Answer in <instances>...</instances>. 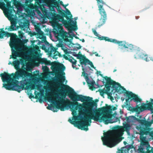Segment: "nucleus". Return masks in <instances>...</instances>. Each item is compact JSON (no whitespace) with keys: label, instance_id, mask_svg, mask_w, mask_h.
<instances>
[{"label":"nucleus","instance_id":"1","mask_svg":"<svg viewBox=\"0 0 153 153\" xmlns=\"http://www.w3.org/2000/svg\"><path fill=\"white\" fill-rule=\"evenodd\" d=\"M65 68V66L62 64L54 65L53 70L55 74L57 79L54 80L59 85H62L64 87H67L70 89H66L65 91L66 93L68 94L69 97L73 101L71 102L67 99L68 101L67 103V105L70 109L72 111V114L74 116L72 120H79L78 119L77 116H74L76 114V111L79 109L80 118L79 120H82L81 122H76L75 121H73L70 119L68 120V121L75 126L77 127L78 128L86 131L88 129V126L90 125V124L88 123V122L91 123V119L96 121H99L100 122L103 121L105 124H107L108 123V120H105L107 118V117L105 115H103L100 117L101 114L97 111H94V114L92 113V107L93 106H96V103L93 102L81 104L77 102L78 101L84 102V101H92L91 98L82 95L78 94L74 91L73 89L62 83L65 80V76L59 74V72L60 71V74L65 75V73L63 71Z\"/></svg>","mask_w":153,"mask_h":153},{"label":"nucleus","instance_id":"2","mask_svg":"<svg viewBox=\"0 0 153 153\" xmlns=\"http://www.w3.org/2000/svg\"><path fill=\"white\" fill-rule=\"evenodd\" d=\"M13 63L15 68L17 71L15 73L10 74L4 72L0 74L2 82L7 83H3V87L7 90L15 91L18 92L24 89H34V85H30L29 80L27 77H30L31 74L20 68V62L19 60L14 61Z\"/></svg>","mask_w":153,"mask_h":153},{"label":"nucleus","instance_id":"3","mask_svg":"<svg viewBox=\"0 0 153 153\" xmlns=\"http://www.w3.org/2000/svg\"><path fill=\"white\" fill-rule=\"evenodd\" d=\"M59 14L53 16L51 21L52 24L54 27L59 29L62 28L57 33V38L58 40H62L65 42L72 43V40L75 35L71 31L68 33L64 31L61 25L58 22H61L65 27L69 28L71 27L72 23L74 22L72 20L70 19L69 17L67 16L66 14L62 11H60Z\"/></svg>","mask_w":153,"mask_h":153},{"label":"nucleus","instance_id":"4","mask_svg":"<svg viewBox=\"0 0 153 153\" xmlns=\"http://www.w3.org/2000/svg\"><path fill=\"white\" fill-rule=\"evenodd\" d=\"M138 121L143 126L138 127L137 129L139 132H136V133L140 135L141 145L143 146L148 144V142L146 140V136H149L153 139V128H148L151 126L152 123L150 122L143 120L138 119Z\"/></svg>","mask_w":153,"mask_h":153},{"label":"nucleus","instance_id":"5","mask_svg":"<svg viewBox=\"0 0 153 153\" xmlns=\"http://www.w3.org/2000/svg\"><path fill=\"white\" fill-rule=\"evenodd\" d=\"M10 45L11 48H13L15 50H12V55L10 56L11 58L14 59H16L19 56V51L21 49L18 44H21L22 41L20 39L11 37L10 39Z\"/></svg>","mask_w":153,"mask_h":153},{"label":"nucleus","instance_id":"6","mask_svg":"<svg viewBox=\"0 0 153 153\" xmlns=\"http://www.w3.org/2000/svg\"><path fill=\"white\" fill-rule=\"evenodd\" d=\"M65 96V93H63L62 96L64 98L59 97L58 101L57 102L53 100L51 97L49 96L48 97V100L49 101H51L52 102H54L56 103V108H55L54 106H53L49 107H48L47 108L53 111V112L57 111V110H55V109H56V108L60 109L61 111H65V106L64 105V104H65L66 103L64 99Z\"/></svg>","mask_w":153,"mask_h":153},{"label":"nucleus","instance_id":"7","mask_svg":"<svg viewBox=\"0 0 153 153\" xmlns=\"http://www.w3.org/2000/svg\"><path fill=\"white\" fill-rule=\"evenodd\" d=\"M111 42L117 44L119 46V49L122 52L133 51L137 47L132 44L126 42L125 41H119L113 39Z\"/></svg>","mask_w":153,"mask_h":153},{"label":"nucleus","instance_id":"8","mask_svg":"<svg viewBox=\"0 0 153 153\" xmlns=\"http://www.w3.org/2000/svg\"><path fill=\"white\" fill-rule=\"evenodd\" d=\"M118 93H122L125 92L128 98L126 99V101L127 102L128 100H133L136 102H140L142 100L138 97L137 95L133 93L132 92L127 91L121 85L116 91Z\"/></svg>","mask_w":153,"mask_h":153},{"label":"nucleus","instance_id":"9","mask_svg":"<svg viewBox=\"0 0 153 153\" xmlns=\"http://www.w3.org/2000/svg\"><path fill=\"white\" fill-rule=\"evenodd\" d=\"M105 105L106 106H103L98 110H95L94 111H97L101 115V114L100 113V112H101L102 113L103 115H103H105L107 117V118L105 119V120H108V123L107 124H108L109 123H113L110 122V120L109 119V117L108 114L111 113L112 111L115 110L117 109V108L115 106L112 107L110 105L108 106L107 104H106ZM100 117H101L100 116Z\"/></svg>","mask_w":153,"mask_h":153},{"label":"nucleus","instance_id":"10","mask_svg":"<svg viewBox=\"0 0 153 153\" xmlns=\"http://www.w3.org/2000/svg\"><path fill=\"white\" fill-rule=\"evenodd\" d=\"M114 133L112 131H110L104 133V137L102 139L103 144L107 145L110 147H112L114 146L111 143L112 140L111 136H113Z\"/></svg>","mask_w":153,"mask_h":153},{"label":"nucleus","instance_id":"11","mask_svg":"<svg viewBox=\"0 0 153 153\" xmlns=\"http://www.w3.org/2000/svg\"><path fill=\"white\" fill-rule=\"evenodd\" d=\"M136 53L134 55V58L136 59H141L147 62L151 60H153L152 58L149 57L148 55L144 53L143 51L140 48L137 47L135 50Z\"/></svg>","mask_w":153,"mask_h":153},{"label":"nucleus","instance_id":"12","mask_svg":"<svg viewBox=\"0 0 153 153\" xmlns=\"http://www.w3.org/2000/svg\"><path fill=\"white\" fill-rule=\"evenodd\" d=\"M98 8L101 17L98 22V25L97 27L100 28L105 24L107 19V14L103 6L100 5Z\"/></svg>","mask_w":153,"mask_h":153},{"label":"nucleus","instance_id":"13","mask_svg":"<svg viewBox=\"0 0 153 153\" xmlns=\"http://www.w3.org/2000/svg\"><path fill=\"white\" fill-rule=\"evenodd\" d=\"M150 102L146 104H144L141 106H138L139 111H142L147 109L153 111V99L150 98Z\"/></svg>","mask_w":153,"mask_h":153},{"label":"nucleus","instance_id":"14","mask_svg":"<svg viewBox=\"0 0 153 153\" xmlns=\"http://www.w3.org/2000/svg\"><path fill=\"white\" fill-rule=\"evenodd\" d=\"M131 128L130 124L126 123L123 124V126H118L117 127V131L122 133L124 131H126L128 134H129V131Z\"/></svg>","mask_w":153,"mask_h":153},{"label":"nucleus","instance_id":"15","mask_svg":"<svg viewBox=\"0 0 153 153\" xmlns=\"http://www.w3.org/2000/svg\"><path fill=\"white\" fill-rule=\"evenodd\" d=\"M104 79L106 81V82L105 85V87L106 88L105 91L106 93L108 94H109L108 92L110 90L111 85V82H110L111 78L108 77L107 76H105Z\"/></svg>","mask_w":153,"mask_h":153},{"label":"nucleus","instance_id":"16","mask_svg":"<svg viewBox=\"0 0 153 153\" xmlns=\"http://www.w3.org/2000/svg\"><path fill=\"white\" fill-rule=\"evenodd\" d=\"M48 3L53 6V7L56 8L57 10L58 13H59V12L61 11V8L59 5V2L56 1V0H46Z\"/></svg>","mask_w":153,"mask_h":153},{"label":"nucleus","instance_id":"17","mask_svg":"<svg viewBox=\"0 0 153 153\" xmlns=\"http://www.w3.org/2000/svg\"><path fill=\"white\" fill-rule=\"evenodd\" d=\"M92 31L94 35L97 36L98 37V39L100 40H105L106 41H107L109 42H111L113 39L109 38L107 37L100 36L97 33L96 30H92Z\"/></svg>","mask_w":153,"mask_h":153},{"label":"nucleus","instance_id":"18","mask_svg":"<svg viewBox=\"0 0 153 153\" xmlns=\"http://www.w3.org/2000/svg\"><path fill=\"white\" fill-rule=\"evenodd\" d=\"M11 34L4 30V28H0V39H3L4 36L11 37Z\"/></svg>","mask_w":153,"mask_h":153},{"label":"nucleus","instance_id":"19","mask_svg":"<svg viewBox=\"0 0 153 153\" xmlns=\"http://www.w3.org/2000/svg\"><path fill=\"white\" fill-rule=\"evenodd\" d=\"M65 58L68 60L70 62L72 63V67L74 68H75L76 69H77L78 68H76V63L77 61L74 59V58L72 56H71L69 58L67 56L65 57Z\"/></svg>","mask_w":153,"mask_h":153},{"label":"nucleus","instance_id":"20","mask_svg":"<svg viewBox=\"0 0 153 153\" xmlns=\"http://www.w3.org/2000/svg\"><path fill=\"white\" fill-rule=\"evenodd\" d=\"M35 29L36 31L37 36H38L39 38L41 39L42 37L44 35V33L41 30L39 27L38 26L36 27Z\"/></svg>","mask_w":153,"mask_h":153},{"label":"nucleus","instance_id":"21","mask_svg":"<svg viewBox=\"0 0 153 153\" xmlns=\"http://www.w3.org/2000/svg\"><path fill=\"white\" fill-rule=\"evenodd\" d=\"M126 120L127 123H131L134 122L136 120H138V119H137L134 116H130L126 117Z\"/></svg>","mask_w":153,"mask_h":153},{"label":"nucleus","instance_id":"22","mask_svg":"<svg viewBox=\"0 0 153 153\" xmlns=\"http://www.w3.org/2000/svg\"><path fill=\"white\" fill-rule=\"evenodd\" d=\"M77 59H79V62L81 65H83L84 63V61L86 60L87 58L84 56H83L82 54L78 55L77 57Z\"/></svg>","mask_w":153,"mask_h":153},{"label":"nucleus","instance_id":"23","mask_svg":"<svg viewBox=\"0 0 153 153\" xmlns=\"http://www.w3.org/2000/svg\"><path fill=\"white\" fill-rule=\"evenodd\" d=\"M110 81L111 82V84L112 86V87L116 91V90L120 86V84L119 83L113 80L111 78Z\"/></svg>","mask_w":153,"mask_h":153},{"label":"nucleus","instance_id":"24","mask_svg":"<svg viewBox=\"0 0 153 153\" xmlns=\"http://www.w3.org/2000/svg\"><path fill=\"white\" fill-rule=\"evenodd\" d=\"M13 4L14 5L16 8L18 9L20 8L22 6V4L20 2L16 0H12Z\"/></svg>","mask_w":153,"mask_h":153},{"label":"nucleus","instance_id":"25","mask_svg":"<svg viewBox=\"0 0 153 153\" xmlns=\"http://www.w3.org/2000/svg\"><path fill=\"white\" fill-rule=\"evenodd\" d=\"M84 62L83 65H84L85 66H86L87 64H88L91 66V68L94 69L95 68H96L94 67L92 62L88 59H87L86 60L84 61Z\"/></svg>","mask_w":153,"mask_h":153},{"label":"nucleus","instance_id":"26","mask_svg":"<svg viewBox=\"0 0 153 153\" xmlns=\"http://www.w3.org/2000/svg\"><path fill=\"white\" fill-rule=\"evenodd\" d=\"M20 26L22 29H24L27 27L28 26V23L26 21L23 22H21Z\"/></svg>","mask_w":153,"mask_h":153},{"label":"nucleus","instance_id":"27","mask_svg":"<svg viewBox=\"0 0 153 153\" xmlns=\"http://www.w3.org/2000/svg\"><path fill=\"white\" fill-rule=\"evenodd\" d=\"M82 70L83 71V72H82V75L83 76L85 77V79L86 80L88 79V75L87 73H85V69L84 68V67L83 65H82Z\"/></svg>","mask_w":153,"mask_h":153},{"label":"nucleus","instance_id":"28","mask_svg":"<svg viewBox=\"0 0 153 153\" xmlns=\"http://www.w3.org/2000/svg\"><path fill=\"white\" fill-rule=\"evenodd\" d=\"M87 83L90 85V86H89V88L92 90H93L94 88H95V87H94V85L95 84V82L94 81H91L90 83H88V82Z\"/></svg>","mask_w":153,"mask_h":153},{"label":"nucleus","instance_id":"29","mask_svg":"<svg viewBox=\"0 0 153 153\" xmlns=\"http://www.w3.org/2000/svg\"><path fill=\"white\" fill-rule=\"evenodd\" d=\"M48 50H50L49 52H50V55L52 53V52H54L56 50V49L53 47L52 45H51L50 47V48H48Z\"/></svg>","mask_w":153,"mask_h":153},{"label":"nucleus","instance_id":"30","mask_svg":"<svg viewBox=\"0 0 153 153\" xmlns=\"http://www.w3.org/2000/svg\"><path fill=\"white\" fill-rule=\"evenodd\" d=\"M58 56L59 57H60L61 56V55L60 53H59V52H58V51H56H56H55V52H54V53H53V59H56L57 58V57H56V56Z\"/></svg>","mask_w":153,"mask_h":153},{"label":"nucleus","instance_id":"31","mask_svg":"<svg viewBox=\"0 0 153 153\" xmlns=\"http://www.w3.org/2000/svg\"><path fill=\"white\" fill-rule=\"evenodd\" d=\"M15 27H16V26L11 25L8 28L7 30L9 31L16 30L17 28Z\"/></svg>","mask_w":153,"mask_h":153},{"label":"nucleus","instance_id":"32","mask_svg":"<svg viewBox=\"0 0 153 153\" xmlns=\"http://www.w3.org/2000/svg\"><path fill=\"white\" fill-rule=\"evenodd\" d=\"M131 109H130V111L133 112H138L139 111L138 109V105H137L136 108L130 107Z\"/></svg>","mask_w":153,"mask_h":153},{"label":"nucleus","instance_id":"33","mask_svg":"<svg viewBox=\"0 0 153 153\" xmlns=\"http://www.w3.org/2000/svg\"><path fill=\"white\" fill-rule=\"evenodd\" d=\"M97 3L98 8L99 6L100 5L103 6L104 4H105V3L102 0H96Z\"/></svg>","mask_w":153,"mask_h":153},{"label":"nucleus","instance_id":"34","mask_svg":"<svg viewBox=\"0 0 153 153\" xmlns=\"http://www.w3.org/2000/svg\"><path fill=\"white\" fill-rule=\"evenodd\" d=\"M99 91L100 93V95L102 96L103 95L105 94L108 95V94L107 93H106V92L105 91V89H100L99 90Z\"/></svg>","mask_w":153,"mask_h":153},{"label":"nucleus","instance_id":"35","mask_svg":"<svg viewBox=\"0 0 153 153\" xmlns=\"http://www.w3.org/2000/svg\"><path fill=\"white\" fill-rule=\"evenodd\" d=\"M42 69L43 72L45 73L48 72L49 70V68L46 66H42Z\"/></svg>","mask_w":153,"mask_h":153},{"label":"nucleus","instance_id":"36","mask_svg":"<svg viewBox=\"0 0 153 153\" xmlns=\"http://www.w3.org/2000/svg\"><path fill=\"white\" fill-rule=\"evenodd\" d=\"M47 61V59L45 58H41L39 62L42 64H46V62Z\"/></svg>","mask_w":153,"mask_h":153},{"label":"nucleus","instance_id":"37","mask_svg":"<svg viewBox=\"0 0 153 153\" xmlns=\"http://www.w3.org/2000/svg\"><path fill=\"white\" fill-rule=\"evenodd\" d=\"M10 22L11 25L16 26V25L17 24V22L14 19L11 20Z\"/></svg>","mask_w":153,"mask_h":153},{"label":"nucleus","instance_id":"38","mask_svg":"<svg viewBox=\"0 0 153 153\" xmlns=\"http://www.w3.org/2000/svg\"><path fill=\"white\" fill-rule=\"evenodd\" d=\"M33 49L34 51H38L39 50V47L37 45H35L33 46Z\"/></svg>","mask_w":153,"mask_h":153},{"label":"nucleus","instance_id":"39","mask_svg":"<svg viewBox=\"0 0 153 153\" xmlns=\"http://www.w3.org/2000/svg\"><path fill=\"white\" fill-rule=\"evenodd\" d=\"M92 98V100L93 99V98L91 97ZM98 100L97 99H96L95 100V102H94V101H93V100H92V101H84V102H86V103H87L88 102H95L96 103H97L96 102H98ZM94 106H93V107H94ZM95 107H97V106H94ZM93 110V107H92V113H93V112H92V111Z\"/></svg>","mask_w":153,"mask_h":153},{"label":"nucleus","instance_id":"40","mask_svg":"<svg viewBox=\"0 0 153 153\" xmlns=\"http://www.w3.org/2000/svg\"><path fill=\"white\" fill-rule=\"evenodd\" d=\"M25 4L26 6H28L30 3L32 1V0H25Z\"/></svg>","mask_w":153,"mask_h":153},{"label":"nucleus","instance_id":"41","mask_svg":"<svg viewBox=\"0 0 153 153\" xmlns=\"http://www.w3.org/2000/svg\"><path fill=\"white\" fill-rule=\"evenodd\" d=\"M66 10L67 11V13H66L65 12H64V13L66 14L67 15H71V16H69L70 17V19H71V16H72V15L71 14V13L70 12V11L68 9H66ZM70 19L71 20V19Z\"/></svg>","mask_w":153,"mask_h":153},{"label":"nucleus","instance_id":"42","mask_svg":"<svg viewBox=\"0 0 153 153\" xmlns=\"http://www.w3.org/2000/svg\"><path fill=\"white\" fill-rule=\"evenodd\" d=\"M27 7L28 8L31 9H33L34 7L33 4H30Z\"/></svg>","mask_w":153,"mask_h":153},{"label":"nucleus","instance_id":"43","mask_svg":"<svg viewBox=\"0 0 153 153\" xmlns=\"http://www.w3.org/2000/svg\"><path fill=\"white\" fill-rule=\"evenodd\" d=\"M46 64L45 65H50L51 64V62L50 60H48L47 59V61L46 62Z\"/></svg>","mask_w":153,"mask_h":153},{"label":"nucleus","instance_id":"44","mask_svg":"<svg viewBox=\"0 0 153 153\" xmlns=\"http://www.w3.org/2000/svg\"><path fill=\"white\" fill-rule=\"evenodd\" d=\"M76 45L77 46L76 47V48L77 49H79L81 48V46H80V45L77 44H76Z\"/></svg>","mask_w":153,"mask_h":153},{"label":"nucleus","instance_id":"45","mask_svg":"<svg viewBox=\"0 0 153 153\" xmlns=\"http://www.w3.org/2000/svg\"><path fill=\"white\" fill-rule=\"evenodd\" d=\"M92 54H95V56H100L99 55V54L98 53H97V52H93V53Z\"/></svg>","mask_w":153,"mask_h":153},{"label":"nucleus","instance_id":"46","mask_svg":"<svg viewBox=\"0 0 153 153\" xmlns=\"http://www.w3.org/2000/svg\"><path fill=\"white\" fill-rule=\"evenodd\" d=\"M58 1H59V3L60 4H61V5H62V6H63L64 4H63V3L62 1H60V0H58Z\"/></svg>","mask_w":153,"mask_h":153},{"label":"nucleus","instance_id":"47","mask_svg":"<svg viewBox=\"0 0 153 153\" xmlns=\"http://www.w3.org/2000/svg\"><path fill=\"white\" fill-rule=\"evenodd\" d=\"M34 35H37L36 33L35 32H34L31 34V36H32Z\"/></svg>","mask_w":153,"mask_h":153},{"label":"nucleus","instance_id":"48","mask_svg":"<svg viewBox=\"0 0 153 153\" xmlns=\"http://www.w3.org/2000/svg\"><path fill=\"white\" fill-rule=\"evenodd\" d=\"M97 73L99 72L100 73L99 75L100 76L104 78L105 77H104L103 75L102 74H101L100 73V71H97Z\"/></svg>","mask_w":153,"mask_h":153},{"label":"nucleus","instance_id":"49","mask_svg":"<svg viewBox=\"0 0 153 153\" xmlns=\"http://www.w3.org/2000/svg\"><path fill=\"white\" fill-rule=\"evenodd\" d=\"M68 4H65V5H64L63 4V6L65 9L66 10V9H67L66 8V7L68 6Z\"/></svg>","mask_w":153,"mask_h":153},{"label":"nucleus","instance_id":"50","mask_svg":"<svg viewBox=\"0 0 153 153\" xmlns=\"http://www.w3.org/2000/svg\"><path fill=\"white\" fill-rule=\"evenodd\" d=\"M19 37L20 38H22L23 37V35L22 34H19Z\"/></svg>","mask_w":153,"mask_h":153},{"label":"nucleus","instance_id":"51","mask_svg":"<svg viewBox=\"0 0 153 153\" xmlns=\"http://www.w3.org/2000/svg\"><path fill=\"white\" fill-rule=\"evenodd\" d=\"M80 41H81L82 42H85V40L84 39H80Z\"/></svg>","mask_w":153,"mask_h":153},{"label":"nucleus","instance_id":"52","mask_svg":"<svg viewBox=\"0 0 153 153\" xmlns=\"http://www.w3.org/2000/svg\"><path fill=\"white\" fill-rule=\"evenodd\" d=\"M20 62L21 63H23V60L22 59H21L20 60Z\"/></svg>","mask_w":153,"mask_h":153},{"label":"nucleus","instance_id":"53","mask_svg":"<svg viewBox=\"0 0 153 153\" xmlns=\"http://www.w3.org/2000/svg\"><path fill=\"white\" fill-rule=\"evenodd\" d=\"M117 71V70L116 69H114V70L113 71V72H115L116 71Z\"/></svg>","mask_w":153,"mask_h":153},{"label":"nucleus","instance_id":"54","mask_svg":"<svg viewBox=\"0 0 153 153\" xmlns=\"http://www.w3.org/2000/svg\"><path fill=\"white\" fill-rule=\"evenodd\" d=\"M35 41H32V44H33L35 43Z\"/></svg>","mask_w":153,"mask_h":153},{"label":"nucleus","instance_id":"55","mask_svg":"<svg viewBox=\"0 0 153 153\" xmlns=\"http://www.w3.org/2000/svg\"><path fill=\"white\" fill-rule=\"evenodd\" d=\"M10 64H11V62H10L9 63H8V64L9 65H10Z\"/></svg>","mask_w":153,"mask_h":153},{"label":"nucleus","instance_id":"56","mask_svg":"<svg viewBox=\"0 0 153 153\" xmlns=\"http://www.w3.org/2000/svg\"><path fill=\"white\" fill-rule=\"evenodd\" d=\"M102 82L104 84L105 83V82L104 81H102Z\"/></svg>","mask_w":153,"mask_h":153},{"label":"nucleus","instance_id":"57","mask_svg":"<svg viewBox=\"0 0 153 153\" xmlns=\"http://www.w3.org/2000/svg\"><path fill=\"white\" fill-rule=\"evenodd\" d=\"M97 85H98V87H100V86L98 84H97Z\"/></svg>","mask_w":153,"mask_h":153},{"label":"nucleus","instance_id":"58","mask_svg":"<svg viewBox=\"0 0 153 153\" xmlns=\"http://www.w3.org/2000/svg\"><path fill=\"white\" fill-rule=\"evenodd\" d=\"M124 143L125 144V143H126V142L125 141V142H124Z\"/></svg>","mask_w":153,"mask_h":153},{"label":"nucleus","instance_id":"59","mask_svg":"<svg viewBox=\"0 0 153 153\" xmlns=\"http://www.w3.org/2000/svg\"><path fill=\"white\" fill-rule=\"evenodd\" d=\"M83 84H85V82H83Z\"/></svg>","mask_w":153,"mask_h":153},{"label":"nucleus","instance_id":"60","mask_svg":"<svg viewBox=\"0 0 153 153\" xmlns=\"http://www.w3.org/2000/svg\"><path fill=\"white\" fill-rule=\"evenodd\" d=\"M7 29V28H6L5 29V30H6Z\"/></svg>","mask_w":153,"mask_h":153},{"label":"nucleus","instance_id":"61","mask_svg":"<svg viewBox=\"0 0 153 153\" xmlns=\"http://www.w3.org/2000/svg\"><path fill=\"white\" fill-rule=\"evenodd\" d=\"M79 65V66H80V65Z\"/></svg>","mask_w":153,"mask_h":153},{"label":"nucleus","instance_id":"62","mask_svg":"<svg viewBox=\"0 0 153 153\" xmlns=\"http://www.w3.org/2000/svg\"><path fill=\"white\" fill-rule=\"evenodd\" d=\"M148 102V101H147L146 102Z\"/></svg>","mask_w":153,"mask_h":153}]
</instances>
